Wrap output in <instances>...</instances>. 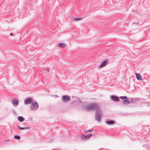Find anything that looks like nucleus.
Returning <instances> with one entry per match:
<instances>
[{"label":"nucleus","mask_w":150,"mask_h":150,"mask_svg":"<svg viewBox=\"0 0 150 150\" xmlns=\"http://www.w3.org/2000/svg\"><path fill=\"white\" fill-rule=\"evenodd\" d=\"M133 99L132 98H131L130 100V101L131 102H132L133 101Z\"/></svg>","instance_id":"22"},{"label":"nucleus","mask_w":150,"mask_h":150,"mask_svg":"<svg viewBox=\"0 0 150 150\" xmlns=\"http://www.w3.org/2000/svg\"><path fill=\"white\" fill-rule=\"evenodd\" d=\"M12 103L14 106L16 107L18 105L19 101L18 100H14L13 101Z\"/></svg>","instance_id":"8"},{"label":"nucleus","mask_w":150,"mask_h":150,"mask_svg":"<svg viewBox=\"0 0 150 150\" xmlns=\"http://www.w3.org/2000/svg\"><path fill=\"white\" fill-rule=\"evenodd\" d=\"M130 103V101H127V100H125L123 101L122 103L123 105H128Z\"/></svg>","instance_id":"14"},{"label":"nucleus","mask_w":150,"mask_h":150,"mask_svg":"<svg viewBox=\"0 0 150 150\" xmlns=\"http://www.w3.org/2000/svg\"><path fill=\"white\" fill-rule=\"evenodd\" d=\"M108 63V60H105L103 61L102 62L101 64L100 65L99 67L100 68L102 67L105 66Z\"/></svg>","instance_id":"6"},{"label":"nucleus","mask_w":150,"mask_h":150,"mask_svg":"<svg viewBox=\"0 0 150 150\" xmlns=\"http://www.w3.org/2000/svg\"><path fill=\"white\" fill-rule=\"evenodd\" d=\"M119 98L124 101L129 99V98L126 96H120Z\"/></svg>","instance_id":"10"},{"label":"nucleus","mask_w":150,"mask_h":150,"mask_svg":"<svg viewBox=\"0 0 150 150\" xmlns=\"http://www.w3.org/2000/svg\"><path fill=\"white\" fill-rule=\"evenodd\" d=\"M32 98H26L24 101L25 104H28L32 103Z\"/></svg>","instance_id":"4"},{"label":"nucleus","mask_w":150,"mask_h":150,"mask_svg":"<svg viewBox=\"0 0 150 150\" xmlns=\"http://www.w3.org/2000/svg\"><path fill=\"white\" fill-rule=\"evenodd\" d=\"M82 19V17H80V18H74V20H78V21H79V20H81Z\"/></svg>","instance_id":"17"},{"label":"nucleus","mask_w":150,"mask_h":150,"mask_svg":"<svg viewBox=\"0 0 150 150\" xmlns=\"http://www.w3.org/2000/svg\"><path fill=\"white\" fill-rule=\"evenodd\" d=\"M80 139L81 140H85V139H88V137H87L86 135H81V138H80Z\"/></svg>","instance_id":"13"},{"label":"nucleus","mask_w":150,"mask_h":150,"mask_svg":"<svg viewBox=\"0 0 150 150\" xmlns=\"http://www.w3.org/2000/svg\"><path fill=\"white\" fill-rule=\"evenodd\" d=\"M10 140L8 139V140H6L4 141V142L6 143V144H9V143L8 142L10 141Z\"/></svg>","instance_id":"18"},{"label":"nucleus","mask_w":150,"mask_h":150,"mask_svg":"<svg viewBox=\"0 0 150 150\" xmlns=\"http://www.w3.org/2000/svg\"><path fill=\"white\" fill-rule=\"evenodd\" d=\"M91 136L92 134H88L86 135V136L88 137V139H89Z\"/></svg>","instance_id":"19"},{"label":"nucleus","mask_w":150,"mask_h":150,"mask_svg":"<svg viewBox=\"0 0 150 150\" xmlns=\"http://www.w3.org/2000/svg\"><path fill=\"white\" fill-rule=\"evenodd\" d=\"M85 110H96L95 119L99 121L102 115V111L98 108V105L96 104H90L85 107Z\"/></svg>","instance_id":"1"},{"label":"nucleus","mask_w":150,"mask_h":150,"mask_svg":"<svg viewBox=\"0 0 150 150\" xmlns=\"http://www.w3.org/2000/svg\"><path fill=\"white\" fill-rule=\"evenodd\" d=\"M110 97L111 99L117 102L120 100L119 98L117 96L111 95Z\"/></svg>","instance_id":"5"},{"label":"nucleus","mask_w":150,"mask_h":150,"mask_svg":"<svg viewBox=\"0 0 150 150\" xmlns=\"http://www.w3.org/2000/svg\"><path fill=\"white\" fill-rule=\"evenodd\" d=\"M18 128L20 129V130H23L24 129H30V127H20L19 126L18 127Z\"/></svg>","instance_id":"15"},{"label":"nucleus","mask_w":150,"mask_h":150,"mask_svg":"<svg viewBox=\"0 0 150 150\" xmlns=\"http://www.w3.org/2000/svg\"><path fill=\"white\" fill-rule=\"evenodd\" d=\"M105 122L108 125H111L114 124V121L110 120H107Z\"/></svg>","instance_id":"9"},{"label":"nucleus","mask_w":150,"mask_h":150,"mask_svg":"<svg viewBox=\"0 0 150 150\" xmlns=\"http://www.w3.org/2000/svg\"><path fill=\"white\" fill-rule=\"evenodd\" d=\"M91 129H89V130H86L85 131V132H91Z\"/></svg>","instance_id":"20"},{"label":"nucleus","mask_w":150,"mask_h":150,"mask_svg":"<svg viewBox=\"0 0 150 150\" xmlns=\"http://www.w3.org/2000/svg\"><path fill=\"white\" fill-rule=\"evenodd\" d=\"M38 107L39 105L37 102H35L34 103H32L30 107V110H36Z\"/></svg>","instance_id":"2"},{"label":"nucleus","mask_w":150,"mask_h":150,"mask_svg":"<svg viewBox=\"0 0 150 150\" xmlns=\"http://www.w3.org/2000/svg\"><path fill=\"white\" fill-rule=\"evenodd\" d=\"M58 46L62 48H64L66 46V44L64 43H60L58 44Z\"/></svg>","instance_id":"12"},{"label":"nucleus","mask_w":150,"mask_h":150,"mask_svg":"<svg viewBox=\"0 0 150 150\" xmlns=\"http://www.w3.org/2000/svg\"><path fill=\"white\" fill-rule=\"evenodd\" d=\"M136 76L137 79L139 81H141L143 80L141 75L138 73L135 74Z\"/></svg>","instance_id":"7"},{"label":"nucleus","mask_w":150,"mask_h":150,"mask_svg":"<svg viewBox=\"0 0 150 150\" xmlns=\"http://www.w3.org/2000/svg\"><path fill=\"white\" fill-rule=\"evenodd\" d=\"M14 137L15 139H21V137L19 135H15Z\"/></svg>","instance_id":"16"},{"label":"nucleus","mask_w":150,"mask_h":150,"mask_svg":"<svg viewBox=\"0 0 150 150\" xmlns=\"http://www.w3.org/2000/svg\"><path fill=\"white\" fill-rule=\"evenodd\" d=\"M18 120L20 122H23L24 120V119L23 117L22 116H18Z\"/></svg>","instance_id":"11"},{"label":"nucleus","mask_w":150,"mask_h":150,"mask_svg":"<svg viewBox=\"0 0 150 150\" xmlns=\"http://www.w3.org/2000/svg\"><path fill=\"white\" fill-rule=\"evenodd\" d=\"M75 150H76L75 149Z\"/></svg>","instance_id":"26"},{"label":"nucleus","mask_w":150,"mask_h":150,"mask_svg":"<svg viewBox=\"0 0 150 150\" xmlns=\"http://www.w3.org/2000/svg\"><path fill=\"white\" fill-rule=\"evenodd\" d=\"M136 23V24H137V25H139V22L136 23Z\"/></svg>","instance_id":"24"},{"label":"nucleus","mask_w":150,"mask_h":150,"mask_svg":"<svg viewBox=\"0 0 150 150\" xmlns=\"http://www.w3.org/2000/svg\"><path fill=\"white\" fill-rule=\"evenodd\" d=\"M62 101L64 103H66L71 100L70 97L68 96L65 95L62 97Z\"/></svg>","instance_id":"3"},{"label":"nucleus","mask_w":150,"mask_h":150,"mask_svg":"<svg viewBox=\"0 0 150 150\" xmlns=\"http://www.w3.org/2000/svg\"><path fill=\"white\" fill-rule=\"evenodd\" d=\"M10 35H11V36H12L13 35V34L12 33H10Z\"/></svg>","instance_id":"23"},{"label":"nucleus","mask_w":150,"mask_h":150,"mask_svg":"<svg viewBox=\"0 0 150 150\" xmlns=\"http://www.w3.org/2000/svg\"><path fill=\"white\" fill-rule=\"evenodd\" d=\"M149 105H150V102L149 103V104L148 105V106H149Z\"/></svg>","instance_id":"25"},{"label":"nucleus","mask_w":150,"mask_h":150,"mask_svg":"<svg viewBox=\"0 0 150 150\" xmlns=\"http://www.w3.org/2000/svg\"><path fill=\"white\" fill-rule=\"evenodd\" d=\"M45 69L46 70H47V71L48 72H49V68L48 67H46L45 68Z\"/></svg>","instance_id":"21"}]
</instances>
